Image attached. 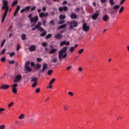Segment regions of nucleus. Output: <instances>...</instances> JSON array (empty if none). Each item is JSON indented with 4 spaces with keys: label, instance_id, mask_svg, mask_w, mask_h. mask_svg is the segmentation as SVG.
<instances>
[{
    "label": "nucleus",
    "instance_id": "obj_1",
    "mask_svg": "<svg viewBox=\"0 0 129 129\" xmlns=\"http://www.w3.org/2000/svg\"><path fill=\"white\" fill-rule=\"evenodd\" d=\"M67 50L68 48L67 46L63 47L62 49L58 51V59L60 61H62V59H65L67 57Z\"/></svg>",
    "mask_w": 129,
    "mask_h": 129
},
{
    "label": "nucleus",
    "instance_id": "obj_2",
    "mask_svg": "<svg viewBox=\"0 0 129 129\" xmlns=\"http://www.w3.org/2000/svg\"><path fill=\"white\" fill-rule=\"evenodd\" d=\"M9 2L7 1H3V6L2 7V10L4 11L5 10V12L3 17H7L8 15V12H9Z\"/></svg>",
    "mask_w": 129,
    "mask_h": 129
},
{
    "label": "nucleus",
    "instance_id": "obj_3",
    "mask_svg": "<svg viewBox=\"0 0 129 129\" xmlns=\"http://www.w3.org/2000/svg\"><path fill=\"white\" fill-rule=\"evenodd\" d=\"M18 84H13V85L12 86V92L13 93H15V94H17L18 92Z\"/></svg>",
    "mask_w": 129,
    "mask_h": 129
},
{
    "label": "nucleus",
    "instance_id": "obj_4",
    "mask_svg": "<svg viewBox=\"0 0 129 129\" xmlns=\"http://www.w3.org/2000/svg\"><path fill=\"white\" fill-rule=\"evenodd\" d=\"M30 10H31V6H28L25 7V8L22 9L20 11V13H21V14H22V13H25V12L27 13L29 11H30Z\"/></svg>",
    "mask_w": 129,
    "mask_h": 129
},
{
    "label": "nucleus",
    "instance_id": "obj_5",
    "mask_svg": "<svg viewBox=\"0 0 129 129\" xmlns=\"http://www.w3.org/2000/svg\"><path fill=\"white\" fill-rule=\"evenodd\" d=\"M90 27L87 26V23H85L83 24L82 29L85 32H88L89 31Z\"/></svg>",
    "mask_w": 129,
    "mask_h": 129
},
{
    "label": "nucleus",
    "instance_id": "obj_6",
    "mask_svg": "<svg viewBox=\"0 0 129 129\" xmlns=\"http://www.w3.org/2000/svg\"><path fill=\"white\" fill-rule=\"evenodd\" d=\"M29 65H30V61H27L25 64V68L27 71L31 72V71H32V69L30 68Z\"/></svg>",
    "mask_w": 129,
    "mask_h": 129
},
{
    "label": "nucleus",
    "instance_id": "obj_7",
    "mask_svg": "<svg viewBox=\"0 0 129 129\" xmlns=\"http://www.w3.org/2000/svg\"><path fill=\"white\" fill-rule=\"evenodd\" d=\"M59 12H67L68 11V7L67 6H64L63 7H60L58 8Z\"/></svg>",
    "mask_w": 129,
    "mask_h": 129
},
{
    "label": "nucleus",
    "instance_id": "obj_8",
    "mask_svg": "<svg viewBox=\"0 0 129 129\" xmlns=\"http://www.w3.org/2000/svg\"><path fill=\"white\" fill-rule=\"evenodd\" d=\"M64 45H66V46H68V45H70V42L69 41H67L66 42V40H64V41H62L60 43V46L61 47H63V46H64Z\"/></svg>",
    "mask_w": 129,
    "mask_h": 129
},
{
    "label": "nucleus",
    "instance_id": "obj_9",
    "mask_svg": "<svg viewBox=\"0 0 129 129\" xmlns=\"http://www.w3.org/2000/svg\"><path fill=\"white\" fill-rule=\"evenodd\" d=\"M10 88V85H3L0 87V89H4L5 90H7Z\"/></svg>",
    "mask_w": 129,
    "mask_h": 129
},
{
    "label": "nucleus",
    "instance_id": "obj_10",
    "mask_svg": "<svg viewBox=\"0 0 129 129\" xmlns=\"http://www.w3.org/2000/svg\"><path fill=\"white\" fill-rule=\"evenodd\" d=\"M47 68H48V64L44 63L43 64L42 69L40 71V72H42V73H44V72H45V70H46Z\"/></svg>",
    "mask_w": 129,
    "mask_h": 129
},
{
    "label": "nucleus",
    "instance_id": "obj_11",
    "mask_svg": "<svg viewBox=\"0 0 129 129\" xmlns=\"http://www.w3.org/2000/svg\"><path fill=\"white\" fill-rule=\"evenodd\" d=\"M21 79H22V76L21 75H18L15 77V79L14 80V82H19V81H20Z\"/></svg>",
    "mask_w": 129,
    "mask_h": 129
},
{
    "label": "nucleus",
    "instance_id": "obj_12",
    "mask_svg": "<svg viewBox=\"0 0 129 129\" xmlns=\"http://www.w3.org/2000/svg\"><path fill=\"white\" fill-rule=\"evenodd\" d=\"M37 21H39V18L38 17H35V18L32 17L30 19L31 23H36Z\"/></svg>",
    "mask_w": 129,
    "mask_h": 129
},
{
    "label": "nucleus",
    "instance_id": "obj_13",
    "mask_svg": "<svg viewBox=\"0 0 129 129\" xmlns=\"http://www.w3.org/2000/svg\"><path fill=\"white\" fill-rule=\"evenodd\" d=\"M20 10H21V6H18L16 10H15V11L14 13V17H16V16H17V14H18V13H19V11H20Z\"/></svg>",
    "mask_w": 129,
    "mask_h": 129
},
{
    "label": "nucleus",
    "instance_id": "obj_14",
    "mask_svg": "<svg viewBox=\"0 0 129 129\" xmlns=\"http://www.w3.org/2000/svg\"><path fill=\"white\" fill-rule=\"evenodd\" d=\"M30 52H33L36 50V45H33L29 48Z\"/></svg>",
    "mask_w": 129,
    "mask_h": 129
},
{
    "label": "nucleus",
    "instance_id": "obj_15",
    "mask_svg": "<svg viewBox=\"0 0 129 129\" xmlns=\"http://www.w3.org/2000/svg\"><path fill=\"white\" fill-rule=\"evenodd\" d=\"M62 36L61 34H57L54 35V38H55V39H57V40H60V39H62Z\"/></svg>",
    "mask_w": 129,
    "mask_h": 129
},
{
    "label": "nucleus",
    "instance_id": "obj_16",
    "mask_svg": "<svg viewBox=\"0 0 129 129\" xmlns=\"http://www.w3.org/2000/svg\"><path fill=\"white\" fill-rule=\"evenodd\" d=\"M38 78L36 77H32L31 78V82H38Z\"/></svg>",
    "mask_w": 129,
    "mask_h": 129
},
{
    "label": "nucleus",
    "instance_id": "obj_17",
    "mask_svg": "<svg viewBox=\"0 0 129 129\" xmlns=\"http://www.w3.org/2000/svg\"><path fill=\"white\" fill-rule=\"evenodd\" d=\"M57 52V49L56 48H53L51 50H50L49 52V54H54Z\"/></svg>",
    "mask_w": 129,
    "mask_h": 129
},
{
    "label": "nucleus",
    "instance_id": "obj_18",
    "mask_svg": "<svg viewBox=\"0 0 129 129\" xmlns=\"http://www.w3.org/2000/svg\"><path fill=\"white\" fill-rule=\"evenodd\" d=\"M65 28H66V24H63L62 25L59 26L57 28V30H61V29H65Z\"/></svg>",
    "mask_w": 129,
    "mask_h": 129
},
{
    "label": "nucleus",
    "instance_id": "obj_19",
    "mask_svg": "<svg viewBox=\"0 0 129 129\" xmlns=\"http://www.w3.org/2000/svg\"><path fill=\"white\" fill-rule=\"evenodd\" d=\"M70 25H73V26H74L75 28H76V27L78 26V23L75 22H70Z\"/></svg>",
    "mask_w": 129,
    "mask_h": 129
},
{
    "label": "nucleus",
    "instance_id": "obj_20",
    "mask_svg": "<svg viewBox=\"0 0 129 129\" xmlns=\"http://www.w3.org/2000/svg\"><path fill=\"white\" fill-rule=\"evenodd\" d=\"M42 67V65L39 64V63H36L35 65V69L36 70H39Z\"/></svg>",
    "mask_w": 129,
    "mask_h": 129
},
{
    "label": "nucleus",
    "instance_id": "obj_21",
    "mask_svg": "<svg viewBox=\"0 0 129 129\" xmlns=\"http://www.w3.org/2000/svg\"><path fill=\"white\" fill-rule=\"evenodd\" d=\"M41 26H42V23L38 22V23L35 26V28L38 29L41 27Z\"/></svg>",
    "mask_w": 129,
    "mask_h": 129
},
{
    "label": "nucleus",
    "instance_id": "obj_22",
    "mask_svg": "<svg viewBox=\"0 0 129 129\" xmlns=\"http://www.w3.org/2000/svg\"><path fill=\"white\" fill-rule=\"evenodd\" d=\"M18 0L14 1L12 3V7H15V6H17L18 5Z\"/></svg>",
    "mask_w": 129,
    "mask_h": 129
},
{
    "label": "nucleus",
    "instance_id": "obj_23",
    "mask_svg": "<svg viewBox=\"0 0 129 129\" xmlns=\"http://www.w3.org/2000/svg\"><path fill=\"white\" fill-rule=\"evenodd\" d=\"M47 35V32L46 31H43L42 33L40 34V37H45Z\"/></svg>",
    "mask_w": 129,
    "mask_h": 129
},
{
    "label": "nucleus",
    "instance_id": "obj_24",
    "mask_svg": "<svg viewBox=\"0 0 129 129\" xmlns=\"http://www.w3.org/2000/svg\"><path fill=\"white\" fill-rule=\"evenodd\" d=\"M52 73H53V70H48V71L47 72V75H48V76H50L52 75Z\"/></svg>",
    "mask_w": 129,
    "mask_h": 129
},
{
    "label": "nucleus",
    "instance_id": "obj_25",
    "mask_svg": "<svg viewBox=\"0 0 129 129\" xmlns=\"http://www.w3.org/2000/svg\"><path fill=\"white\" fill-rule=\"evenodd\" d=\"M21 38H22V40H26V39H27V36L25 34H23L22 35Z\"/></svg>",
    "mask_w": 129,
    "mask_h": 129
},
{
    "label": "nucleus",
    "instance_id": "obj_26",
    "mask_svg": "<svg viewBox=\"0 0 129 129\" xmlns=\"http://www.w3.org/2000/svg\"><path fill=\"white\" fill-rule=\"evenodd\" d=\"M25 117V114H21L19 116V119H23Z\"/></svg>",
    "mask_w": 129,
    "mask_h": 129
},
{
    "label": "nucleus",
    "instance_id": "obj_27",
    "mask_svg": "<svg viewBox=\"0 0 129 129\" xmlns=\"http://www.w3.org/2000/svg\"><path fill=\"white\" fill-rule=\"evenodd\" d=\"M103 20L105 22H106V21L109 20V17H103Z\"/></svg>",
    "mask_w": 129,
    "mask_h": 129
},
{
    "label": "nucleus",
    "instance_id": "obj_28",
    "mask_svg": "<svg viewBox=\"0 0 129 129\" xmlns=\"http://www.w3.org/2000/svg\"><path fill=\"white\" fill-rule=\"evenodd\" d=\"M124 9V8L123 7V6H122L121 7V8L120 9V10L119 11V14H121L122 13V12H123Z\"/></svg>",
    "mask_w": 129,
    "mask_h": 129
},
{
    "label": "nucleus",
    "instance_id": "obj_29",
    "mask_svg": "<svg viewBox=\"0 0 129 129\" xmlns=\"http://www.w3.org/2000/svg\"><path fill=\"white\" fill-rule=\"evenodd\" d=\"M46 39H50V38H52V34H48L46 36Z\"/></svg>",
    "mask_w": 129,
    "mask_h": 129
},
{
    "label": "nucleus",
    "instance_id": "obj_30",
    "mask_svg": "<svg viewBox=\"0 0 129 129\" xmlns=\"http://www.w3.org/2000/svg\"><path fill=\"white\" fill-rule=\"evenodd\" d=\"M58 61V59H57V58H53L51 62L52 63H57V61Z\"/></svg>",
    "mask_w": 129,
    "mask_h": 129
},
{
    "label": "nucleus",
    "instance_id": "obj_31",
    "mask_svg": "<svg viewBox=\"0 0 129 129\" xmlns=\"http://www.w3.org/2000/svg\"><path fill=\"white\" fill-rule=\"evenodd\" d=\"M65 23V21L64 20H59L58 22L59 25H62V24H64Z\"/></svg>",
    "mask_w": 129,
    "mask_h": 129
},
{
    "label": "nucleus",
    "instance_id": "obj_32",
    "mask_svg": "<svg viewBox=\"0 0 129 129\" xmlns=\"http://www.w3.org/2000/svg\"><path fill=\"white\" fill-rule=\"evenodd\" d=\"M109 2L110 6H113V5H114V2L113 0H109Z\"/></svg>",
    "mask_w": 129,
    "mask_h": 129
},
{
    "label": "nucleus",
    "instance_id": "obj_33",
    "mask_svg": "<svg viewBox=\"0 0 129 129\" xmlns=\"http://www.w3.org/2000/svg\"><path fill=\"white\" fill-rule=\"evenodd\" d=\"M38 84V82H34L32 85V87L34 88L37 86V85Z\"/></svg>",
    "mask_w": 129,
    "mask_h": 129
},
{
    "label": "nucleus",
    "instance_id": "obj_34",
    "mask_svg": "<svg viewBox=\"0 0 129 129\" xmlns=\"http://www.w3.org/2000/svg\"><path fill=\"white\" fill-rule=\"evenodd\" d=\"M38 30H39L40 31V32H44L45 31V29L44 28H43V27H39Z\"/></svg>",
    "mask_w": 129,
    "mask_h": 129
},
{
    "label": "nucleus",
    "instance_id": "obj_35",
    "mask_svg": "<svg viewBox=\"0 0 129 129\" xmlns=\"http://www.w3.org/2000/svg\"><path fill=\"white\" fill-rule=\"evenodd\" d=\"M5 43H6V39H5L2 42L1 45V48H3L4 47V45H5Z\"/></svg>",
    "mask_w": 129,
    "mask_h": 129
},
{
    "label": "nucleus",
    "instance_id": "obj_36",
    "mask_svg": "<svg viewBox=\"0 0 129 129\" xmlns=\"http://www.w3.org/2000/svg\"><path fill=\"white\" fill-rule=\"evenodd\" d=\"M14 104L15 103H14V102H12L8 105V107H12V106H13V105H14Z\"/></svg>",
    "mask_w": 129,
    "mask_h": 129
},
{
    "label": "nucleus",
    "instance_id": "obj_37",
    "mask_svg": "<svg viewBox=\"0 0 129 129\" xmlns=\"http://www.w3.org/2000/svg\"><path fill=\"white\" fill-rule=\"evenodd\" d=\"M56 80V79H52L49 82V84H53V83H54V82H55V81Z\"/></svg>",
    "mask_w": 129,
    "mask_h": 129
},
{
    "label": "nucleus",
    "instance_id": "obj_38",
    "mask_svg": "<svg viewBox=\"0 0 129 129\" xmlns=\"http://www.w3.org/2000/svg\"><path fill=\"white\" fill-rule=\"evenodd\" d=\"M64 109V110H68V108H69V107L67 106V105H63Z\"/></svg>",
    "mask_w": 129,
    "mask_h": 129
},
{
    "label": "nucleus",
    "instance_id": "obj_39",
    "mask_svg": "<svg viewBox=\"0 0 129 129\" xmlns=\"http://www.w3.org/2000/svg\"><path fill=\"white\" fill-rule=\"evenodd\" d=\"M118 8H119V5H115L113 7V10H117Z\"/></svg>",
    "mask_w": 129,
    "mask_h": 129
},
{
    "label": "nucleus",
    "instance_id": "obj_40",
    "mask_svg": "<svg viewBox=\"0 0 129 129\" xmlns=\"http://www.w3.org/2000/svg\"><path fill=\"white\" fill-rule=\"evenodd\" d=\"M84 51V49H81L78 51V53L79 54H82V53H83Z\"/></svg>",
    "mask_w": 129,
    "mask_h": 129
},
{
    "label": "nucleus",
    "instance_id": "obj_41",
    "mask_svg": "<svg viewBox=\"0 0 129 129\" xmlns=\"http://www.w3.org/2000/svg\"><path fill=\"white\" fill-rule=\"evenodd\" d=\"M8 63H9V64H14V63H15V60H9Z\"/></svg>",
    "mask_w": 129,
    "mask_h": 129
},
{
    "label": "nucleus",
    "instance_id": "obj_42",
    "mask_svg": "<svg viewBox=\"0 0 129 129\" xmlns=\"http://www.w3.org/2000/svg\"><path fill=\"white\" fill-rule=\"evenodd\" d=\"M39 17H45V13L43 12L40 13L39 14Z\"/></svg>",
    "mask_w": 129,
    "mask_h": 129
},
{
    "label": "nucleus",
    "instance_id": "obj_43",
    "mask_svg": "<svg viewBox=\"0 0 129 129\" xmlns=\"http://www.w3.org/2000/svg\"><path fill=\"white\" fill-rule=\"evenodd\" d=\"M49 23L52 26H54V25H55V22L53 20L50 21Z\"/></svg>",
    "mask_w": 129,
    "mask_h": 129
},
{
    "label": "nucleus",
    "instance_id": "obj_44",
    "mask_svg": "<svg viewBox=\"0 0 129 129\" xmlns=\"http://www.w3.org/2000/svg\"><path fill=\"white\" fill-rule=\"evenodd\" d=\"M6 110V109L4 108H0V113H3V111Z\"/></svg>",
    "mask_w": 129,
    "mask_h": 129
},
{
    "label": "nucleus",
    "instance_id": "obj_45",
    "mask_svg": "<svg viewBox=\"0 0 129 129\" xmlns=\"http://www.w3.org/2000/svg\"><path fill=\"white\" fill-rule=\"evenodd\" d=\"M5 128H6V125H0V129H5Z\"/></svg>",
    "mask_w": 129,
    "mask_h": 129
},
{
    "label": "nucleus",
    "instance_id": "obj_46",
    "mask_svg": "<svg viewBox=\"0 0 129 129\" xmlns=\"http://www.w3.org/2000/svg\"><path fill=\"white\" fill-rule=\"evenodd\" d=\"M75 50L74 47H71L70 49V52H73Z\"/></svg>",
    "mask_w": 129,
    "mask_h": 129
},
{
    "label": "nucleus",
    "instance_id": "obj_47",
    "mask_svg": "<svg viewBox=\"0 0 129 129\" xmlns=\"http://www.w3.org/2000/svg\"><path fill=\"white\" fill-rule=\"evenodd\" d=\"M47 43L45 42H43L42 44V45L43 46V47H47Z\"/></svg>",
    "mask_w": 129,
    "mask_h": 129
},
{
    "label": "nucleus",
    "instance_id": "obj_48",
    "mask_svg": "<svg viewBox=\"0 0 129 129\" xmlns=\"http://www.w3.org/2000/svg\"><path fill=\"white\" fill-rule=\"evenodd\" d=\"M92 17H98V13H96L92 16Z\"/></svg>",
    "mask_w": 129,
    "mask_h": 129
},
{
    "label": "nucleus",
    "instance_id": "obj_49",
    "mask_svg": "<svg viewBox=\"0 0 129 129\" xmlns=\"http://www.w3.org/2000/svg\"><path fill=\"white\" fill-rule=\"evenodd\" d=\"M36 10V6H34L31 9V12H33V11H35Z\"/></svg>",
    "mask_w": 129,
    "mask_h": 129
},
{
    "label": "nucleus",
    "instance_id": "obj_50",
    "mask_svg": "<svg viewBox=\"0 0 129 129\" xmlns=\"http://www.w3.org/2000/svg\"><path fill=\"white\" fill-rule=\"evenodd\" d=\"M2 62H5L6 61V57H3L1 58Z\"/></svg>",
    "mask_w": 129,
    "mask_h": 129
},
{
    "label": "nucleus",
    "instance_id": "obj_51",
    "mask_svg": "<svg viewBox=\"0 0 129 129\" xmlns=\"http://www.w3.org/2000/svg\"><path fill=\"white\" fill-rule=\"evenodd\" d=\"M126 0H121L120 2V5H123V4L126 1Z\"/></svg>",
    "mask_w": 129,
    "mask_h": 129
},
{
    "label": "nucleus",
    "instance_id": "obj_52",
    "mask_svg": "<svg viewBox=\"0 0 129 129\" xmlns=\"http://www.w3.org/2000/svg\"><path fill=\"white\" fill-rule=\"evenodd\" d=\"M31 67H35V62H31Z\"/></svg>",
    "mask_w": 129,
    "mask_h": 129
},
{
    "label": "nucleus",
    "instance_id": "obj_53",
    "mask_svg": "<svg viewBox=\"0 0 129 129\" xmlns=\"http://www.w3.org/2000/svg\"><path fill=\"white\" fill-rule=\"evenodd\" d=\"M36 60H37V62H41L42 61V58H37L36 59Z\"/></svg>",
    "mask_w": 129,
    "mask_h": 129
},
{
    "label": "nucleus",
    "instance_id": "obj_54",
    "mask_svg": "<svg viewBox=\"0 0 129 129\" xmlns=\"http://www.w3.org/2000/svg\"><path fill=\"white\" fill-rule=\"evenodd\" d=\"M35 92H36V93H39V92H40V88H37V89L35 90Z\"/></svg>",
    "mask_w": 129,
    "mask_h": 129
},
{
    "label": "nucleus",
    "instance_id": "obj_55",
    "mask_svg": "<svg viewBox=\"0 0 129 129\" xmlns=\"http://www.w3.org/2000/svg\"><path fill=\"white\" fill-rule=\"evenodd\" d=\"M70 17H77L76 14L73 13L71 15Z\"/></svg>",
    "mask_w": 129,
    "mask_h": 129
},
{
    "label": "nucleus",
    "instance_id": "obj_56",
    "mask_svg": "<svg viewBox=\"0 0 129 129\" xmlns=\"http://www.w3.org/2000/svg\"><path fill=\"white\" fill-rule=\"evenodd\" d=\"M78 70H79V72H82V70H83V69H82V68L80 67V68H79Z\"/></svg>",
    "mask_w": 129,
    "mask_h": 129
},
{
    "label": "nucleus",
    "instance_id": "obj_57",
    "mask_svg": "<svg viewBox=\"0 0 129 129\" xmlns=\"http://www.w3.org/2000/svg\"><path fill=\"white\" fill-rule=\"evenodd\" d=\"M100 2L102 4H104V3H106V0H100Z\"/></svg>",
    "mask_w": 129,
    "mask_h": 129
},
{
    "label": "nucleus",
    "instance_id": "obj_58",
    "mask_svg": "<svg viewBox=\"0 0 129 129\" xmlns=\"http://www.w3.org/2000/svg\"><path fill=\"white\" fill-rule=\"evenodd\" d=\"M19 50H20V44H18L17 47V51H19Z\"/></svg>",
    "mask_w": 129,
    "mask_h": 129
},
{
    "label": "nucleus",
    "instance_id": "obj_59",
    "mask_svg": "<svg viewBox=\"0 0 129 129\" xmlns=\"http://www.w3.org/2000/svg\"><path fill=\"white\" fill-rule=\"evenodd\" d=\"M66 17H59V19L61 20H64L66 19Z\"/></svg>",
    "mask_w": 129,
    "mask_h": 129
},
{
    "label": "nucleus",
    "instance_id": "obj_60",
    "mask_svg": "<svg viewBox=\"0 0 129 129\" xmlns=\"http://www.w3.org/2000/svg\"><path fill=\"white\" fill-rule=\"evenodd\" d=\"M5 19H6V17H2V23H4V22H5Z\"/></svg>",
    "mask_w": 129,
    "mask_h": 129
},
{
    "label": "nucleus",
    "instance_id": "obj_61",
    "mask_svg": "<svg viewBox=\"0 0 129 129\" xmlns=\"http://www.w3.org/2000/svg\"><path fill=\"white\" fill-rule=\"evenodd\" d=\"M46 20H44L43 22H42L43 26H46Z\"/></svg>",
    "mask_w": 129,
    "mask_h": 129
},
{
    "label": "nucleus",
    "instance_id": "obj_62",
    "mask_svg": "<svg viewBox=\"0 0 129 129\" xmlns=\"http://www.w3.org/2000/svg\"><path fill=\"white\" fill-rule=\"evenodd\" d=\"M16 53L15 52H12L11 53H10V56L13 57V56H14V55Z\"/></svg>",
    "mask_w": 129,
    "mask_h": 129
},
{
    "label": "nucleus",
    "instance_id": "obj_63",
    "mask_svg": "<svg viewBox=\"0 0 129 129\" xmlns=\"http://www.w3.org/2000/svg\"><path fill=\"white\" fill-rule=\"evenodd\" d=\"M91 18L92 20H97V17H92Z\"/></svg>",
    "mask_w": 129,
    "mask_h": 129
},
{
    "label": "nucleus",
    "instance_id": "obj_64",
    "mask_svg": "<svg viewBox=\"0 0 129 129\" xmlns=\"http://www.w3.org/2000/svg\"><path fill=\"white\" fill-rule=\"evenodd\" d=\"M6 49H4L2 51V54H5V52H6Z\"/></svg>",
    "mask_w": 129,
    "mask_h": 129
}]
</instances>
